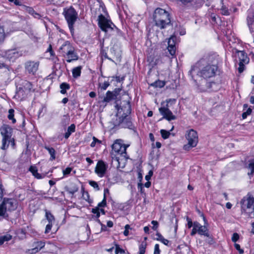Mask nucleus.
Masks as SVG:
<instances>
[{
    "label": "nucleus",
    "mask_w": 254,
    "mask_h": 254,
    "mask_svg": "<svg viewBox=\"0 0 254 254\" xmlns=\"http://www.w3.org/2000/svg\"><path fill=\"white\" fill-rule=\"evenodd\" d=\"M199 68L197 66H192L189 71V74L192 79L195 81V76H199L203 79L210 78L214 77L218 69L217 65L213 64H198Z\"/></svg>",
    "instance_id": "obj_1"
},
{
    "label": "nucleus",
    "mask_w": 254,
    "mask_h": 254,
    "mask_svg": "<svg viewBox=\"0 0 254 254\" xmlns=\"http://www.w3.org/2000/svg\"><path fill=\"white\" fill-rule=\"evenodd\" d=\"M153 19L155 25L161 29L165 28L171 24L169 13L161 8H157L154 10Z\"/></svg>",
    "instance_id": "obj_2"
},
{
    "label": "nucleus",
    "mask_w": 254,
    "mask_h": 254,
    "mask_svg": "<svg viewBox=\"0 0 254 254\" xmlns=\"http://www.w3.org/2000/svg\"><path fill=\"white\" fill-rule=\"evenodd\" d=\"M59 51L62 56L66 59V61L67 63H71L78 59V56L75 52L74 47L68 41H65Z\"/></svg>",
    "instance_id": "obj_3"
},
{
    "label": "nucleus",
    "mask_w": 254,
    "mask_h": 254,
    "mask_svg": "<svg viewBox=\"0 0 254 254\" xmlns=\"http://www.w3.org/2000/svg\"><path fill=\"white\" fill-rule=\"evenodd\" d=\"M17 207V201L15 199L3 198L2 202L0 204V216L8 220L9 216L7 212L15 210Z\"/></svg>",
    "instance_id": "obj_4"
},
{
    "label": "nucleus",
    "mask_w": 254,
    "mask_h": 254,
    "mask_svg": "<svg viewBox=\"0 0 254 254\" xmlns=\"http://www.w3.org/2000/svg\"><path fill=\"white\" fill-rule=\"evenodd\" d=\"M67 21L68 26L72 35L74 34V25L78 18V14L72 6L65 8L63 13Z\"/></svg>",
    "instance_id": "obj_5"
},
{
    "label": "nucleus",
    "mask_w": 254,
    "mask_h": 254,
    "mask_svg": "<svg viewBox=\"0 0 254 254\" xmlns=\"http://www.w3.org/2000/svg\"><path fill=\"white\" fill-rule=\"evenodd\" d=\"M242 209L251 217H254V197L248 193L241 200Z\"/></svg>",
    "instance_id": "obj_6"
},
{
    "label": "nucleus",
    "mask_w": 254,
    "mask_h": 254,
    "mask_svg": "<svg viewBox=\"0 0 254 254\" xmlns=\"http://www.w3.org/2000/svg\"><path fill=\"white\" fill-rule=\"evenodd\" d=\"M121 140H116L112 146V161H115L119 163V157L114 155V153H117L118 155H120L123 156H125L126 154L127 147L125 144H123L121 142Z\"/></svg>",
    "instance_id": "obj_7"
},
{
    "label": "nucleus",
    "mask_w": 254,
    "mask_h": 254,
    "mask_svg": "<svg viewBox=\"0 0 254 254\" xmlns=\"http://www.w3.org/2000/svg\"><path fill=\"white\" fill-rule=\"evenodd\" d=\"M186 138L188 141V144L184 146L185 150H189L190 148L196 146L198 142L197 133L194 130L191 129L188 131L186 134Z\"/></svg>",
    "instance_id": "obj_8"
},
{
    "label": "nucleus",
    "mask_w": 254,
    "mask_h": 254,
    "mask_svg": "<svg viewBox=\"0 0 254 254\" xmlns=\"http://www.w3.org/2000/svg\"><path fill=\"white\" fill-rule=\"evenodd\" d=\"M98 25L102 31L106 32L113 30L115 25L110 21L105 18V17L101 14L98 18Z\"/></svg>",
    "instance_id": "obj_9"
},
{
    "label": "nucleus",
    "mask_w": 254,
    "mask_h": 254,
    "mask_svg": "<svg viewBox=\"0 0 254 254\" xmlns=\"http://www.w3.org/2000/svg\"><path fill=\"white\" fill-rule=\"evenodd\" d=\"M236 56L239 58V63L238 68L240 73H242L245 69V65L249 62V58L247 54L244 51H238L236 50Z\"/></svg>",
    "instance_id": "obj_10"
},
{
    "label": "nucleus",
    "mask_w": 254,
    "mask_h": 254,
    "mask_svg": "<svg viewBox=\"0 0 254 254\" xmlns=\"http://www.w3.org/2000/svg\"><path fill=\"white\" fill-rule=\"evenodd\" d=\"M39 64L38 61H27L24 64L26 72L32 75H35L38 70Z\"/></svg>",
    "instance_id": "obj_11"
},
{
    "label": "nucleus",
    "mask_w": 254,
    "mask_h": 254,
    "mask_svg": "<svg viewBox=\"0 0 254 254\" xmlns=\"http://www.w3.org/2000/svg\"><path fill=\"white\" fill-rule=\"evenodd\" d=\"M218 59V56L215 54L208 55L201 59L198 64L217 65Z\"/></svg>",
    "instance_id": "obj_12"
},
{
    "label": "nucleus",
    "mask_w": 254,
    "mask_h": 254,
    "mask_svg": "<svg viewBox=\"0 0 254 254\" xmlns=\"http://www.w3.org/2000/svg\"><path fill=\"white\" fill-rule=\"evenodd\" d=\"M160 113L163 116V119H165L167 120L170 121L176 119V117L174 115L168 108L163 107L159 109Z\"/></svg>",
    "instance_id": "obj_13"
},
{
    "label": "nucleus",
    "mask_w": 254,
    "mask_h": 254,
    "mask_svg": "<svg viewBox=\"0 0 254 254\" xmlns=\"http://www.w3.org/2000/svg\"><path fill=\"white\" fill-rule=\"evenodd\" d=\"M107 169V165L102 160H99L97 162L95 167V172L100 177L104 176Z\"/></svg>",
    "instance_id": "obj_14"
},
{
    "label": "nucleus",
    "mask_w": 254,
    "mask_h": 254,
    "mask_svg": "<svg viewBox=\"0 0 254 254\" xmlns=\"http://www.w3.org/2000/svg\"><path fill=\"white\" fill-rule=\"evenodd\" d=\"M118 125L123 128H132L133 126L130 117L122 116L119 119Z\"/></svg>",
    "instance_id": "obj_15"
},
{
    "label": "nucleus",
    "mask_w": 254,
    "mask_h": 254,
    "mask_svg": "<svg viewBox=\"0 0 254 254\" xmlns=\"http://www.w3.org/2000/svg\"><path fill=\"white\" fill-rule=\"evenodd\" d=\"M177 39V37L175 36H171L168 42V46L167 49L170 54L173 56L175 55L176 48L175 46V41Z\"/></svg>",
    "instance_id": "obj_16"
},
{
    "label": "nucleus",
    "mask_w": 254,
    "mask_h": 254,
    "mask_svg": "<svg viewBox=\"0 0 254 254\" xmlns=\"http://www.w3.org/2000/svg\"><path fill=\"white\" fill-rule=\"evenodd\" d=\"M194 225L197 228V233L200 235H203L205 237H209V234L207 226L206 225H201L197 221L194 222Z\"/></svg>",
    "instance_id": "obj_17"
},
{
    "label": "nucleus",
    "mask_w": 254,
    "mask_h": 254,
    "mask_svg": "<svg viewBox=\"0 0 254 254\" xmlns=\"http://www.w3.org/2000/svg\"><path fill=\"white\" fill-rule=\"evenodd\" d=\"M12 128L8 125H4L0 128V133L3 138L10 139L11 136Z\"/></svg>",
    "instance_id": "obj_18"
},
{
    "label": "nucleus",
    "mask_w": 254,
    "mask_h": 254,
    "mask_svg": "<svg viewBox=\"0 0 254 254\" xmlns=\"http://www.w3.org/2000/svg\"><path fill=\"white\" fill-rule=\"evenodd\" d=\"M118 113H120V110L123 112V114L122 116H128L131 113V105L130 102L128 101L124 102V104L121 107V109H118Z\"/></svg>",
    "instance_id": "obj_19"
},
{
    "label": "nucleus",
    "mask_w": 254,
    "mask_h": 254,
    "mask_svg": "<svg viewBox=\"0 0 254 254\" xmlns=\"http://www.w3.org/2000/svg\"><path fill=\"white\" fill-rule=\"evenodd\" d=\"M20 53L15 49H10L5 52L6 57L9 61H14L20 56Z\"/></svg>",
    "instance_id": "obj_20"
},
{
    "label": "nucleus",
    "mask_w": 254,
    "mask_h": 254,
    "mask_svg": "<svg viewBox=\"0 0 254 254\" xmlns=\"http://www.w3.org/2000/svg\"><path fill=\"white\" fill-rule=\"evenodd\" d=\"M147 62H148L149 65L152 67H153L161 63L160 57L159 56L150 55L147 57Z\"/></svg>",
    "instance_id": "obj_21"
},
{
    "label": "nucleus",
    "mask_w": 254,
    "mask_h": 254,
    "mask_svg": "<svg viewBox=\"0 0 254 254\" xmlns=\"http://www.w3.org/2000/svg\"><path fill=\"white\" fill-rule=\"evenodd\" d=\"M119 91V89H116L114 91L111 92L110 91H107L105 97H104L103 102H109L111 100H113L115 97H116Z\"/></svg>",
    "instance_id": "obj_22"
},
{
    "label": "nucleus",
    "mask_w": 254,
    "mask_h": 254,
    "mask_svg": "<svg viewBox=\"0 0 254 254\" xmlns=\"http://www.w3.org/2000/svg\"><path fill=\"white\" fill-rule=\"evenodd\" d=\"M23 88H19L17 91V93L18 95H20L24 90L27 93H29L32 91L33 88L32 84L31 82L28 81H25L23 83Z\"/></svg>",
    "instance_id": "obj_23"
},
{
    "label": "nucleus",
    "mask_w": 254,
    "mask_h": 254,
    "mask_svg": "<svg viewBox=\"0 0 254 254\" xmlns=\"http://www.w3.org/2000/svg\"><path fill=\"white\" fill-rule=\"evenodd\" d=\"M65 190L69 193L73 195L78 190L77 185L74 183H70L68 185L64 188Z\"/></svg>",
    "instance_id": "obj_24"
},
{
    "label": "nucleus",
    "mask_w": 254,
    "mask_h": 254,
    "mask_svg": "<svg viewBox=\"0 0 254 254\" xmlns=\"http://www.w3.org/2000/svg\"><path fill=\"white\" fill-rule=\"evenodd\" d=\"M247 24L250 31H253V24L254 23V14L248 15L247 17Z\"/></svg>",
    "instance_id": "obj_25"
},
{
    "label": "nucleus",
    "mask_w": 254,
    "mask_h": 254,
    "mask_svg": "<svg viewBox=\"0 0 254 254\" xmlns=\"http://www.w3.org/2000/svg\"><path fill=\"white\" fill-rule=\"evenodd\" d=\"M215 85L214 82H206V87H202L201 86H199V89L201 92L210 91L213 85Z\"/></svg>",
    "instance_id": "obj_26"
},
{
    "label": "nucleus",
    "mask_w": 254,
    "mask_h": 254,
    "mask_svg": "<svg viewBox=\"0 0 254 254\" xmlns=\"http://www.w3.org/2000/svg\"><path fill=\"white\" fill-rule=\"evenodd\" d=\"M75 126L74 124H71L70 126H69L67 128L66 132L64 134V137L66 139H67L70 134L75 132Z\"/></svg>",
    "instance_id": "obj_27"
},
{
    "label": "nucleus",
    "mask_w": 254,
    "mask_h": 254,
    "mask_svg": "<svg viewBox=\"0 0 254 254\" xmlns=\"http://www.w3.org/2000/svg\"><path fill=\"white\" fill-rule=\"evenodd\" d=\"M45 217L49 223H54L55 219L53 215L47 210H45Z\"/></svg>",
    "instance_id": "obj_28"
},
{
    "label": "nucleus",
    "mask_w": 254,
    "mask_h": 254,
    "mask_svg": "<svg viewBox=\"0 0 254 254\" xmlns=\"http://www.w3.org/2000/svg\"><path fill=\"white\" fill-rule=\"evenodd\" d=\"M45 243L43 241H36L32 244V247L37 248L38 251H40L45 246Z\"/></svg>",
    "instance_id": "obj_29"
},
{
    "label": "nucleus",
    "mask_w": 254,
    "mask_h": 254,
    "mask_svg": "<svg viewBox=\"0 0 254 254\" xmlns=\"http://www.w3.org/2000/svg\"><path fill=\"white\" fill-rule=\"evenodd\" d=\"M166 82L164 81L158 80L154 82L151 83L150 85L155 88H162L165 85Z\"/></svg>",
    "instance_id": "obj_30"
},
{
    "label": "nucleus",
    "mask_w": 254,
    "mask_h": 254,
    "mask_svg": "<svg viewBox=\"0 0 254 254\" xmlns=\"http://www.w3.org/2000/svg\"><path fill=\"white\" fill-rule=\"evenodd\" d=\"M45 148L48 151L49 154H50V160L53 161L56 158L55 155V150L53 147H50L48 146H45Z\"/></svg>",
    "instance_id": "obj_31"
},
{
    "label": "nucleus",
    "mask_w": 254,
    "mask_h": 254,
    "mask_svg": "<svg viewBox=\"0 0 254 254\" xmlns=\"http://www.w3.org/2000/svg\"><path fill=\"white\" fill-rule=\"evenodd\" d=\"M81 67L80 66L76 67L72 69V76L74 78H77L80 75Z\"/></svg>",
    "instance_id": "obj_32"
},
{
    "label": "nucleus",
    "mask_w": 254,
    "mask_h": 254,
    "mask_svg": "<svg viewBox=\"0 0 254 254\" xmlns=\"http://www.w3.org/2000/svg\"><path fill=\"white\" fill-rule=\"evenodd\" d=\"M60 88L61 89V93L64 94L66 93V90L70 88V86L68 83L63 82L60 85Z\"/></svg>",
    "instance_id": "obj_33"
},
{
    "label": "nucleus",
    "mask_w": 254,
    "mask_h": 254,
    "mask_svg": "<svg viewBox=\"0 0 254 254\" xmlns=\"http://www.w3.org/2000/svg\"><path fill=\"white\" fill-rule=\"evenodd\" d=\"M12 236L10 234L0 236V246L3 244L4 242L10 240Z\"/></svg>",
    "instance_id": "obj_34"
},
{
    "label": "nucleus",
    "mask_w": 254,
    "mask_h": 254,
    "mask_svg": "<svg viewBox=\"0 0 254 254\" xmlns=\"http://www.w3.org/2000/svg\"><path fill=\"white\" fill-rule=\"evenodd\" d=\"M147 247L146 242H142L139 247V254H144Z\"/></svg>",
    "instance_id": "obj_35"
},
{
    "label": "nucleus",
    "mask_w": 254,
    "mask_h": 254,
    "mask_svg": "<svg viewBox=\"0 0 254 254\" xmlns=\"http://www.w3.org/2000/svg\"><path fill=\"white\" fill-rule=\"evenodd\" d=\"M9 138H3L2 139V145L1 147V149L2 150H5L9 146Z\"/></svg>",
    "instance_id": "obj_36"
},
{
    "label": "nucleus",
    "mask_w": 254,
    "mask_h": 254,
    "mask_svg": "<svg viewBox=\"0 0 254 254\" xmlns=\"http://www.w3.org/2000/svg\"><path fill=\"white\" fill-rule=\"evenodd\" d=\"M14 110L13 109H10L8 110V115L7 116L8 119L9 120L12 121V123L14 124L16 123V120L14 119Z\"/></svg>",
    "instance_id": "obj_37"
},
{
    "label": "nucleus",
    "mask_w": 254,
    "mask_h": 254,
    "mask_svg": "<svg viewBox=\"0 0 254 254\" xmlns=\"http://www.w3.org/2000/svg\"><path fill=\"white\" fill-rule=\"evenodd\" d=\"M82 197L83 199L89 202V194L87 191H85L84 187H81Z\"/></svg>",
    "instance_id": "obj_38"
},
{
    "label": "nucleus",
    "mask_w": 254,
    "mask_h": 254,
    "mask_svg": "<svg viewBox=\"0 0 254 254\" xmlns=\"http://www.w3.org/2000/svg\"><path fill=\"white\" fill-rule=\"evenodd\" d=\"M248 168L251 170V172H249L248 175H253L254 174V160L250 162Z\"/></svg>",
    "instance_id": "obj_39"
},
{
    "label": "nucleus",
    "mask_w": 254,
    "mask_h": 254,
    "mask_svg": "<svg viewBox=\"0 0 254 254\" xmlns=\"http://www.w3.org/2000/svg\"><path fill=\"white\" fill-rule=\"evenodd\" d=\"M160 133H161L162 138L165 139L169 138V137L170 135V131H167L165 129H161L160 130Z\"/></svg>",
    "instance_id": "obj_40"
},
{
    "label": "nucleus",
    "mask_w": 254,
    "mask_h": 254,
    "mask_svg": "<svg viewBox=\"0 0 254 254\" xmlns=\"http://www.w3.org/2000/svg\"><path fill=\"white\" fill-rule=\"evenodd\" d=\"M46 52H49L50 54V59L53 60V57H55V54L52 49V46L51 44H50L48 48L47 49Z\"/></svg>",
    "instance_id": "obj_41"
},
{
    "label": "nucleus",
    "mask_w": 254,
    "mask_h": 254,
    "mask_svg": "<svg viewBox=\"0 0 254 254\" xmlns=\"http://www.w3.org/2000/svg\"><path fill=\"white\" fill-rule=\"evenodd\" d=\"M115 254H125V251L123 249L120 247V246L117 244H115Z\"/></svg>",
    "instance_id": "obj_42"
},
{
    "label": "nucleus",
    "mask_w": 254,
    "mask_h": 254,
    "mask_svg": "<svg viewBox=\"0 0 254 254\" xmlns=\"http://www.w3.org/2000/svg\"><path fill=\"white\" fill-rule=\"evenodd\" d=\"M39 251H38L37 248H34L32 247L31 249H27L25 251V253L26 254H35L38 253Z\"/></svg>",
    "instance_id": "obj_43"
},
{
    "label": "nucleus",
    "mask_w": 254,
    "mask_h": 254,
    "mask_svg": "<svg viewBox=\"0 0 254 254\" xmlns=\"http://www.w3.org/2000/svg\"><path fill=\"white\" fill-rule=\"evenodd\" d=\"M5 189L0 181V202L1 201L4 194Z\"/></svg>",
    "instance_id": "obj_44"
},
{
    "label": "nucleus",
    "mask_w": 254,
    "mask_h": 254,
    "mask_svg": "<svg viewBox=\"0 0 254 254\" xmlns=\"http://www.w3.org/2000/svg\"><path fill=\"white\" fill-rule=\"evenodd\" d=\"M106 205V198L105 196V194H104V197L103 199V200L99 202L96 207H98L100 208V207H104Z\"/></svg>",
    "instance_id": "obj_45"
},
{
    "label": "nucleus",
    "mask_w": 254,
    "mask_h": 254,
    "mask_svg": "<svg viewBox=\"0 0 254 254\" xmlns=\"http://www.w3.org/2000/svg\"><path fill=\"white\" fill-rule=\"evenodd\" d=\"M252 110L251 108H248L247 110L242 114V118L243 119H246L248 116L250 115L252 113Z\"/></svg>",
    "instance_id": "obj_46"
},
{
    "label": "nucleus",
    "mask_w": 254,
    "mask_h": 254,
    "mask_svg": "<svg viewBox=\"0 0 254 254\" xmlns=\"http://www.w3.org/2000/svg\"><path fill=\"white\" fill-rule=\"evenodd\" d=\"M109 85L110 83L108 81H105L103 83H100L99 84V86L101 89L104 90H106Z\"/></svg>",
    "instance_id": "obj_47"
},
{
    "label": "nucleus",
    "mask_w": 254,
    "mask_h": 254,
    "mask_svg": "<svg viewBox=\"0 0 254 254\" xmlns=\"http://www.w3.org/2000/svg\"><path fill=\"white\" fill-rule=\"evenodd\" d=\"M96 143H101V141L99 140V139H98L95 136H93V141L91 142V143L90 144V146L91 147H95Z\"/></svg>",
    "instance_id": "obj_48"
},
{
    "label": "nucleus",
    "mask_w": 254,
    "mask_h": 254,
    "mask_svg": "<svg viewBox=\"0 0 254 254\" xmlns=\"http://www.w3.org/2000/svg\"><path fill=\"white\" fill-rule=\"evenodd\" d=\"M89 185L93 187L94 189H96L97 190H99V187L97 182L93 181H90L89 182Z\"/></svg>",
    "instance_id": "obj_49"
},
{
    "label": "nucleus",
    "mask_w": 254,
    "mask_h": 254,
    "mask_svg": "<svg viewBox=\"0 0 254 254\" xmlns=\"http://www.w3.org/2000/svg\"><path fill=\"white\" fill-rule=\"evenodd\" d=\"M72 171V168L70 167H67L64 170H63V173L64 176L69 175Z\"/></svg>",
    "instance_id": "obj_50"
},
{
    "label": "nucleus",
    "mask_w": 254,
    "mask_h": 254,
    "mask_svg": "<svg viewBox=\"0 0 254 254\" xmlns=\"http://www.w3.org/2000/svg\"><path fill=\"white\" fill-rule=\"evenodd\" d=\"M29 171L31 172L32 175L34 176L36 173L38 172V170L35 166H31L29 169Z\"/></svg>",
    "instance_id": "obj_51"
},
{
    "label": "nucleus",
    "mask_w": 254,
    "mask_h": 254,
    "mask_svg": "<svg viewBox=\"0 0 254 254\" xmlns=\"http://www.w3.org/2000/svg\"><path fill=\"white\" fill-rule=\"evenodd\" d=\"M53 224L54 223H48V224L46 226L45 233L47 234V233H49L50 232V231L51 230V229H52V227L53 226Z\"/></svg>",
    "instance_id": "obj_52"
},
{
    "label": "nucleus",
    "mask_w": 254,
    "mask_h": 254,
    "mask_svg": "<svg viewBox=\"0 0 254 254\" xmlns=\"http://www.w3.org/2000/svg\"><path fill=\"white\" fill-rule=\"evenodd\" d=\"M239 239V235L237 233H234L233 234L232 237V241L236 243L238 240Z\"/></svg>",
    "instance_id": "obj_53"
},
{
    "label": "nucleus",
    "mask_w": 254,
    "mask_h": 254,
    "mask_svg": "<svg viewBox=\"0 0 254 254\" xmlns=\"http://www.w3.org/2000/svg\"><path fill=\"white\" fill-rule=\"evenodd\" d=\"M161 252V251L159 249V244H155L154 246V251L153 254H160Z\"/></svg>",
    "instance_id": "obj_54"
},
{
    "label": "nucleus",
    "mask_w": 254,
    "mask_h": 254,
    "mask_svg": "<svg viewBox=\"0 0 254 254\" xmlns=\"http://www.w3.org/2000/svg\"><path fill=\"white\" fill-rule=\"evenodd\" d=\"M46 176V174H39L37 172L34 177L38 179H41L44 178Z\"/></svg>",
    "instance_id": "obj_55"
},
{
    "label": "nucleus",
    "mask_w": 254,
    "mask_h": 254,
    "mask_svg": "<svg viewBox=\"0 0 254 254\" xmlns=\"http://www.w3.org/2000/svg\"><path fill=\"white\" fill-rule=\"evenodd\" d=\"M151 224L153 225L152 229L154 230H156L158 227V223L157 221L153 220L151 222Z\"/></svg>",
    "instance_id": "obj_56"
},
{
    "label": "nucleus",
    "mask_w": 254,
    "mask_h": 254,
    "mask_svg": "<svg viewBox=\"0 0 254 254\" xmlns=\"http://www.w3.org/2000/svg\"><path fill=\"white\" fill-rule=\"evenodd\" d=\"M196 233H197V228L195 227V226L194 225V222H193V228L190 233V235L192 236H194V235H195L196 234Z\"/></svg>",
    "instance_id": "obj_57"
},
{
    "label": "nucleus",
    "mask_w": 254,
    "mask_h": 254,
    "mask_svg": "<svg viewBox=\"0 0 254 254\" xmlns=\"http://www.w3.org/2000/svg\"><path fill=\"white\" fill-rule=\"evenodd\" d=\"M187 220L188 221V226L189 228H190L192 226H193V223H192L191 219L187 217Z\"/></svg>",
    "instance_id": "obj_58"
},
{
    "label": "nucleus",
    "mask_w": 254,
    "mask_h": 254,
    "mask_svg": "<svg viewBox=\"0 0 254 254\" xmlns=\"http://www.w3.org/2000/svg\"><path fill=\"white\" fill-rule=\"evenodd\" d=\"M180 1L184 5H187L192 1V0H180Z\"/></svg>",
    "instance_id": "obj_59"
},
{
    "label": "nucleus",
    "mask_w": 254,
    "mask_h": 254,
    "mask_svg": "<svg viewBox=\"0 0 254 254\" xmlns=\"http://www.w3.org/2000/svg\"><path fill=\"white\" fill-rule=\"evenodd\" d=\"M27 10L28 12L31 14V15H34V12H35V10L31 7H26Z\"/></svg>",
    "instance_id": "obj_60"
},
{
    "label": "nucleus",
    "mask_w": 254,
    "mask_h": 254,
    "mask_svg": "<svg viewBox=\"0 0 254 254\" xmlns=\"http://www.w3.org/2000/svg\"><path fill=\"white\" fill-rule=\"evenodd\" d=\"M156 236L157 238H156L157 240L161 241L162 239L164 238L163 236L159 233H157L156 234Z\"/></svg>",
    "instance_id": "obj_61"
},
{
    "label": "nucleus",
    "mask_w": 254,
    "mask_h": 254,
    "mask_svg": "<svg viewBox=\"0 0 254 254\" xmlns=\"http://www.w3.org/2000/svg\"><path fill=\"white\" fill-rule=\"evenodd\" d=\"M160 242H161L166 246L169 245V241L168 240L165 239L164 238H163Z\"/></svg>",
    "instance_id": "obj_62"
},
{
    "label": "nucleus",
    "mask_w": 254,
    "mask_h": 254,
    "mask_svg": "<svg viewBox=\"0 0 254 254\" xmlns=\"http://www.w3.org/2000/svg\"><path fill=\"white\" fill-rule=\"evenodd\" d=\"M5 38V34L3 32H0V43L3 41Z\"/></svg>",
    "instance_id": "obj_63"
},
{
    "label": "nucleus",
    "mask_w": 254,
    "mask_h": 254,
    "mask_svg": "<svg viewBox=\"0 0 254 254\" xmlns=\"http://www.w3.org/2000/svg\"><path fill=\"white\" fill-rule=\"evenodd\" d=\"M98 222L101 225V230H102V231H105L106 230V226H105V225L102 224L99 219L98 220Z\"/></svg>",
    "instance_id": "obj_64"
}]
</instances>
